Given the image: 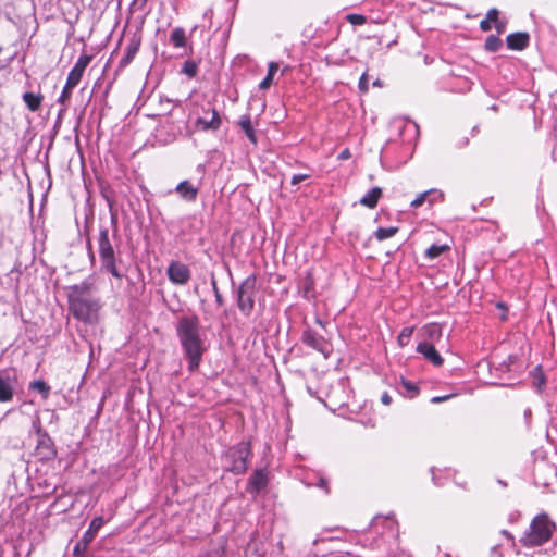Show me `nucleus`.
Wrapping results in <instances>:
<instances>
[{
    "label": "nucleus",
    "mask_w": 557,
    "mask_h": 557,
    "mask_svg": "<svg viewBox=\"0 0 557 557\" xmlns=\"http://www.w3.org/2000/svg\"><path fill=\"white\" fill-rule=\"evenodd\" d=\"M176 335L184 356L188 360V370L197 371L207 349L199 318L196 314L180 317L176 323Z\"/></svg>",
    "instance_id": "nucleus-1"
},
{
    "label": "nucleus",
    "mask_w": 557,
    "mask_h": 557,
    "mask_svg": "<svg viewBox=\"0 0 557 557\" xmlns=\"http://www.w3.org/2000/svg\"><path fill=\"white\" fill-rule=\"evenodd\" d=\"M557 475V468L546 461H539L534 466L533 478L534 484L544 488H548L552 481Z\"/></svg>",
    "instance_id": "nucleus-8"
},
{
    "label": "nucleus",
    "mask_w": 557,
    "mask_h": 557,
    "mask_svg": "<svg viewBox=\"0 0 557 557\" xmlns=\"http://www.w3.org/2000/svg\"><path fill=\"white\" fill-rule=\"evenodd\" d=\"M101 302L98 297L76 298L69 301L73 317L86 324H95L99 318Z\"/></svg>",
    "instance_id": "nucleus-4"
},
{
    "label": "nucleus",
    "mask_w": 557,
    "mask_h": 557,
    "mask_svg": "<svg viewBox=\"0 0 557 557\" xmlns=\"http://www.w3.org/2000/svg\"><path fill=\"white\" fill-rule=\"evenodd\" d=\"M311 286H312V282H311V280H308L306 285H305V293L306 294L310 290Z\"/></svg>",
    "instance_id": "nucleus-47"
},
{
    "label": "nucleus",
    "mask_w": 557,
    "mask_h": 557,
    "mask_svg": "<svg viewBox=\"0 0 557 557\" xmlns=\"http://www.w3.org/2000/svg\"><path fill=\"white\" fill-rule=\"evenodd\" d=\"M74 87H69L67 86V83H65V86L63 87V90L58 99V102L65 106L66 102L70 100L71 98V95H72V89Z\"/></svg>",
    "instance_id": "nucleus-33"
},
{
    "label": "nucleus",
    "mask_w": 557,
    "mask_h": 557,
    "mask_svg": "<svg viewBox=\"0 0 557 557\" xmlns=\"http://www.w3.org/2000/svg\"><path fill=\"white\" fill-rule=\"evenodd\" d=\"M498 10L493 8L491 10L487 11V14H486V18L492 23H497L498 22Z\"/></svg>",
    "instance_id": "nucleus-38"
},
{
    "label": "nucleus",
    "mask_w": 557,
    "mask_h": 557,
    "mask_svg": "<svg viewBox=\"0 0 557 557\" xmlns=\"http://www.w3.org/2000/svg\"><path fill=\"white\" fill-rule=\"evenodd\" d=\"M450 397H451V395H446V396H441V397H440V396H436V397H433V398H432V403H435V404H436V403H441V401H443V400H447V399H449Z\"/></svg>",
    "instance_id": "nucleus-46"
},
{
    "label": "nucleus",
    "mask_w": 557,
    "mask_h": 557,
    "mask_svg": "<svg viewBox=\"0 0 557 557\" xmlns=\"http://www.w3.org/2000/svg\"><path fill=\"white\" fill-rule=\"evenodd\" d=\"M273 83V76L267 74V76L259 84L260 89H268Z\"/></svg>",
    "instance_id": "nucleus-39"
},
{
    "label": "nucleus",
    "mask_w": 557,
    "mask_h": 557,
    "mask_svg": "<svg viewBox=\"0 0 557 557\" xmlns=\"http://www.w3.org/2000/svg\"><path fill=\"white\" fill-rule=\"evenodd\" d=\"M412 333L413 327H404L397 337L398 345L401 347L408 345Z\"/></svg>",
    "instance_id": "nucleus-30"
},
{
    "label": "nucleus",
    "mask_w": 557,
    "mask_h": 557,
    "mask_svg": "<svg viewBox=\"0 0 557 557\" xmlns=\"http://www.w3.org/2000/svg\"><path fill=\"white\" fill-rule=\"evenodd\" d=\"M175 191L182 199L191 202L197 199L199 188L193 185L189 181L185 180L176 185Z\"/></svg>",
    "instance_id": "nucleus-18"
},
{
    "label": "nucleus",
    "mask_w": 557,
    "mask_h": 557,
    "mask_svg": "<svg viewBox=\"0 0 557 557\" xmlns=\"http://www.w3.org/2000/svg\"><path fill=\"white\" fill-rule=\"evenodd\" d=\"M358 87L360 89L361 92H367L369 90V85H368V75L367 73H363L359 79V83H358Z\"/></svg>",
    "instance_id": "nucleus-37"
},
{
    "label": "nucleus",
    "mask_w": 557,
    "mask_h": 557,
    "mask_svg": "<svg viewBox=\"0 0 557 557\" xmlns=\"http://www.w3.org/2000/svg\"><path fill=\"white\" fill-rule=\"evenodd\" d=\"M498 307L503 308V309H506L505 306L503 304H498Z\"/></svg>",
    "instance_id": "nucleus-52"
},
{
    "label": "nucleus",
    "mask_w": 557,
    "mask_h": 557,
    "mask_svg": "<svg viewBox=\"0 0 557 557\" xmlns=\"http://www.w3.org/2000/svg\"><path fill=\"white\" fill-rule=\"evenodd\" d=\"M211 286L214 294L215 302L218 306H223L224 299L219 290L218 283L214 277L211 278Z\"/></svg>",
    "instance_id": "nucleus-35"
},
{
    "label": "nucleus",
    "mask_w": 557,
    "mask_h": 557,
    "mask_svg": "<svg viewBox=\"0 0 557 557\" xmlns=\"http://www.w3.org/2000/svg\"><path fill=\"white\" fill-rule=\"evenodd\" d=\"M198 65L196 62L187 60L184 62L182 67V73L186 74L188 77H194L197 74Z\"/></svg>",
    "instance_id": "nucleus-32"
},
{
    "label": "nucleus",
    "mask_w": 557,
    "mask_h": 557,
    "mask_svg": "<svg viewBox=\"0 0 557 557\" xmlns=\"http://www.w3.org/2000/svg\"><path fill=\"white\" fill-rule=\"evenodd\" d=\"M301 338L307 346L321 352L325 358L332 352L331 344L311 329L305 330Z\"/></svg>",
    "instance_id": "nucleus-10"
},
{
    "label": "nucleus",
    "mask_w": 557,
    "mask_h": 557,
    "mask_svg": "<svg viewBox=\"0 0 557 557\" xmlns=\"http://www.w3.org/2000/svg\"><path fill=\"white\" fill-rule=\"evenodd\" d=\"M92 57L89 54H82L76 61L73 69L70 71L66 83L69 87H76L81 82L86 67L89 65Z\"/></svg>",
    "instance_id": "nucleus-12"
},
{
    "label": "nucleus",
    "mask_w": 557,
    "mask_h": 557,
    "mask_svg": "<svg viewBox=\"0 0 557 557\" xmlns=\"http://www.w3.org/2000/svg\"><path fill=\"white\" fill-rule=\"evenodd\" d=\"M44 96L41 94H34L26 91L23 94V101L27 109L32 112H36L41 107Z\"/></svg>",
    "instance_id": "nucleus-23"
},
{
    "label": "nucleus",
    "mask_w": 557,
    "mask_h": 557,
    "mask_svg": "<svg viewBox=\"0 0 557 557\" xmlns=\"http://www.w3.org/2000/svg\"><path fill=\"white\" fill-rule=\"evenodd\" d=\"M530 36L528 33H513L507 36V46L511 50H523L528 47Z\"/></svg>",
    "instance_id": "nucleus-20"
},
{
    "label": "nucleus",
    "mask_w": 557,
    "mask_h": 557,
    "mask_svg": "<svg viewBox=\"0 0 557 557\" xmlns=\"http://www.w3.org/2000/svg\"><path fill=\"white\" fill-rule=\"evenodd\" d=\"M166 273L169 280L176 285H185L191 275L188 267L178 261L171 262Z\"/></svg>",
    "instance_id": "nucleus-11"
},
{
    "label": "nucleus",
    "mask_w": 557,
    "mask_h": 557,
    "mask_svg": "<svg viewBox=\"0 0 557 557\" xmlns=\"http://www.w3.org/2000/svg\"><path fill=\"white\" fill-rule=\"evenodd\" d=\"M237 125L245 133V135L247 136L249 141L252 143L253 145H257L258 139H257V136H256V131H255V127L252 125V121H251L250 114L242 115L239 117L238 122H237Z\"/></svg>",
    "instance_id": "nucleus-22"
},
{
    "label": "nucleus",
    "mask_w": 557,
    "mask_h": 557,
    "mask_svg": "<svg viewBox=\"0 0 557 557\" xmlns=\"http://www.w3.org/2000/svg\"><path fill=\"white\" fill-rule=\"evenodd\" d=\"M442 327L436 323L426 324L421 330V336L423 337L422 342H428L432 345L438 342L442 338Z\"/></svg>",
    "instance_id": "nucleus-21"
},
{
    "label": "nucleus",
    "mask_w": 557,
    "mask_h": 557,
    "mask_svg": "<svg viewBox=\"0 0 557 557\" xmlns=\"http://www.w3.org/2000/svg\"><path fill=\"white\" fill-rule=\"evenodd\" d=\"M373 86H377V87H380V86H381V82H380V79L374 81V82H373Z\"/></svg>",
    "instance_id": "nucleus-51"
},
{
    "label": "nucleus",
    "mask_w": 557,
    "mask_h": 557,
    "mask_svg": "<svg viewBox=\"0 0 557 557\" xmlns=\"http://www.w3.org/2000/svg\"><path fill=\"white\" fill-rule=\"evenodd\" d=\"M14 397L13 380L4 371L0 372V403H9Z\"/></svg>",
    "instance_id": "nucleus-17"
},
{
    "label": "nucleus",
    "mask_w": 557,
    "mask_h": 557,
    "mask_svg": "<svg viewBox=\"0 0 557 557\" xmlns=\"http://www.w3.org/2000/svg\"><path fill=\"white\" fill-rule=\"evenodd\" d=\"M417 351L436 367L442 366L444 362L443 358L431 343L420 342L417 346Z\"/></svg>",
    "instance_id": "nucleus-16"
},
{
    "label": "nucleus",
    "mask_w": 557,
    "mask_h": 557,
    "mask_svg": "<svg viewBox=\"0 0 557 557\" xmlns=\"http://www.w3.org/2000/svg\"><path fill=\"white\" fill-rule=\"evenodd\" d=\"M141 33L140 32H134L132 35H129L127 45L125 48V54L120 61V67L127 66L136 57L137 52L139 51L140 45H141Z\"/></svg>",
    "instance_id": "nucleus-13"
},
{
    "label": "nucleus",
    "mask_w": 557,
    "mask_h": 557,
    "mask_svg": "<svg viewBox=\"0 0 557 557\" xmlns=\"http://www.w3.org/2000/svg\"><path fill=\"white\" fill-rule=\"evenodd\" d=\"M310 176H311L310 174H295V175H293L290 183L293 185H297L300 182L309 178Z\"/></svg>",
    "instance_id": "nucleus-40"
},
{
    "label": "nucleus",
    "mask_w": 557,
    "mask_h": 557,
    "mask_svg": "<svg viewBox=\"0 0 557 557\" xmlns=\"http://www.w3.org/2000/svg\"><path fill=\"white\" fill-rule=\"evenodd\" d=\"M397 232H398V228L395 226L379 227L375 232V237L377 240H385L387 238L393 237Z\"/></svg>",
    "instance_id": "nucleus-28"
},
{
    "label": "nucleus",
    "mask_w": 557,
    "mask_h": 557,
    "mask_svg": "<svg viewBox=\"0 0 557 557\" xmlns=\"http://www.w3.org/2000/svg\"><path fill=\"white\" fill-rule=\"evenodd\" d=\"M403 385L408 392L417 393L418 391V388L410 382H403Z\"/></svg>",
    "instance_id": "nucleus-43"
},
{
    "label": "nucleus",
    "mask_w": 557,
    "mask_h": 557,
    "mask_svg": "<svg viewBox=\"0 0 557 557\" xmlns=\"http://www.w3.org/2000/svg\"><path fill=\"white\" fill-rule=\"evenodd\" d=\"M555 524L546 515L536 516L531 522L529 532L521 539L524 546H539L547 542L553 534Z\"/></svg>",
    "instance_id": "nucleus-3"
},
{
    "label": "nucleus",
    "mask_w": 557,
    "mask_h": 557,
    "mask_svg": "<svg viewBox=\"0 0 557 557\" xmlns=\"http://www.w3.org/2000/svg\"><path fill=\"white\" fill-rule=\"evenodd\" d=\"M350 158V151L349 149H344L339 154H338V159L339 160H346V159H349Z\"/></svg>",
    "instance_id": "nucleus-45"
},
{
    "label": "nucleus",
    "mask_w": 557,
    "mask_h": 557,
    "mask_svg": "<svg viewBox=\"0 0 557 557\" xmlns=\"http://www.w3.org/2000/svg\"><path fill=\"white\" fill-rule=\"evenodd\" d=\"M257 293L258 285L256 275H249L238 286L237 307L245 317H249L252 313Z\"/></svg>",
    "instance_id": "nucleus-6"
},
{
    "label": "nucleus",
    "mask_w": 557,
    "mask_h": 557,
    "mask_svg": "<svg viewBox=\"0 0 557 557\" xmlns=\"http://www.w3.org/2000/svg\"><path fill=\"white\" fill-rule=\"evenodd\" d=\"M381 196L382 189L380 187H373L360 199V203L367 208L373 209L376 207Z\"/></svg>",
    "instance_id": "nucleus-24"
},
{
    "label": "nucleus",
    "mask_w": 557,
    "mask_h": 557,
    "mask_svg": "<svg viewBox=\"0 0 557 557\" xmlns=\"http://www.w3.org/2000/svg\"><path fill=\"white\" fill-rule=\"evenodd\" d=\"M29 388L41 394L44 399H48L50 395V386L42 380L33 381Z\"/></svg>",
    "instance_id": "nucleus-27"
},
{
    "label": "nucleus",
    "mask_w": 557,
    "mask_h": 557,
    "mask_svg": "<svg viewBox=\"0 0 557 557\" xmlns=\"http://www.w3.org/2000/svg\"><path fill=\"white\" fill-rule=\"evenodd\" d=\"M317 322L322 325V321L320 319H317Z\"/></svg>",
    "instance_id": "nucleus-53"
},
{
    "label": "nucleus",
    "mask_w": 557,
    "mask_h": 557,
    "mask_svg": "<svg viewBox=\"0 0 557 557\" xmlns=\"http://www.w3.org/2000/svg\"><path fill=\"white\" fill-rule=\"evenodd\" d=\"M170 41L176 48H183L186 46V35L185 30L182 27H176L172 30L170 35Z\"/></svg>",
    "instance_id": "nucleus-25"
},
{
    "label": "nucleus",
    "mask_w": 557,
    "mask_h": 557,
    "mask_svg": "<svg viewBox=\"0 0 557 557\" xmlns=\"http://www.w3.org/2000/svg\"><path fill=\"white\" fill-rule=\"evenodd\" d=\"M495 27L497 28L498 33H500L504 29V24L500 22H497V23H495Z\"/></svg>",
    "instance_id": "nucleus-49"
},
{
    "label": "nucleus",
    "mask_w": 557,
    "mask_h": 557,
    "mask_svg": "<svg viewBox=\"0 0 557 557\" xmlns=\"http://www.w3.org/2000/svg\"><path fill=\"white\" fill-rule=\"evenodd\" d=\"M347 21L352 25H363L367 22L364 15L361 14H349Z\"/></svg>",
    "instance_id": "nucleus-36"
},
{
    "label": "nucleus",
    "mask_w": 557,
    "mask_h": 557,
    "mask_svg": "<svg viewBox=\"0 0 557 557\" xmlns=\"http://www.w3.org/2000/svg\"><path fill=\"white\" fill-rule=\"evenodd\" d=\"M251 455L250 444L240 442L228 448L224 455V463L227 471L243 474L248 469V459Z\"/></svg>",
    "instance_id": "nucleus-5"
},
{
    "label": "nucleus",
    "mask_w": 557,
    "mask_h": 557,
    "mask_svg": "<svg viewBox=\"0 0 557 557\" xmlns=\"http://www.w3.org/2000/svg\"><path fill=\"white\" fill-rule=\"evenodd\" d=\"M211 117L208 120L206 117H198L195 121V127L202 132H216L222 124L221 116L215 108L210 109Z\"/></svg>",
    "instance_id": "nucleus-15"
},
{
    "label": "nucleus",
    "mask_w": 557,
    "mask_h": 557,
    "mask_svg": "<svg viewBox=\"0 0 557 557\" xmlns=\"http://www.w3.org/2000/svg\"><path fill=\"white\" fill-rule=\"evenodd\" d=\"M480 28L483 32H488L492 28L491 22L487 18H484L480 22Z\"/></svg>",
    "instance_id": "nucleus-41"
},
{
    "label": "nucleus",
    "mask_w": 557,
    "mask_h": 557,
    "mask_svg": "<svg viewBox=\"0 0 557 557\" xmlns=\"http://www.w3.org/2000/svg\"><path fill=\"white\" fill-rule=\"evenodd\" d=\"M503 42L500 38L495 35H490L485 40V49L490 52H496L500 49Z\"/></svg>",
    "instance_id": "nucleus-29"
},
{
    "label": "nucleus",
    "mask_w": 557,
    "mask_h": 557,
    "mask_svg": "<svg viewBox=\"0 0 557 557\" xmlns=\"http://www.w3.org/2000/svg\"><path fill=\"white\" fill-rule=\"evenodd\" d=\"M268 484V475L264 470H256L249 478L248 490L250 493H259Z\"/></svg>",
    "instance_id": "nucleus-19"
},
{
    "label": "nucleus",
    "mask_w": 557,
    "mask_h": 557,
    "mask_svg": "<svg viewBox=\"0 0 557 557\" xmlns=\"http://www.w3.org/2000/svg\"><path fill=\"white\" fill-rule=\"evenodd\" d=\"M103 524H104V520L101 516L95 517L91 520L88 530L83 534L82 539L74 546V549H73L74 557H86V553H87L89 544L94 541L97 532L100 530V528Z\"/></svg>",
    "instance_id": "nucleus-7"
},
{
    "label": "nucleus",
    "mask_w": 557,
    "mask_h": 557,
    "mask_svg": "<svg viewBox=\"0 0 557 557\" xmlns=\"http://www.w3.org/2000/svg\"><path fill=\"white\" fill-rule=\"evenodd\" d=\"M95 280L92 277H88L79 284H75L69 287L67 298L70 300H74L76 298H89L92 297L91 293L96 290Z\"/></svg>",
    "instance_id": "nucleus-14"
},
{
    "label": "nucleus",
    "mask_w": 557,
    "mask_h": 557,
    "mask_svg": "<svg viewBox=\"0 0 557 557\" xmlns=\"http://www.w3.org/2000/svg\"><path fill=\"white\" fill-rule=\"evenodd\" d=\"M436 191L433 190V189H430V190H426L424 193H421L419 196H417V198H414L412 201H411V207L412 208H418V207H421L430 196L432 195H435Z\"/></svg>",
    "instance_id": "nucleus-31"
},
{
    "label": "nucleus",
    "mask_w": 557,
    "mask_h": 557,
    "mask_svg": "<svg viewBox=\"0 0 557 557\" xmlns=\"http://www.w3.org/2000/svg\"><path fill=\"white\" fill-rule=\"evenodd\" d=\"M319 486L325 487L326 486V481L324 479H321L320 483H319Z\"/></svg>",
    "instance_id": "nucleus-50"
},
{
    "label": "nucleus",
    "mask_w": 557,
    "mask_h": 557,
    "mask_svg": "<svg viewBox=\"0 0 557 557\" xmlns=\"http://www.w3.org/2000/svg\"><path fill=\"white\" fill-rule=\"evenodd\" d=\"M38 440L35 449V455L41 461L52 460L57 456V449L51 437L47 432L42 431L39 426L37 429Z\"/></svg>",
    "instance_id": "nucleus-9"
},
{
    "label": "nucleus",
    "mask_w": 557,
    "mask_h": 557,
    "mask_svg": "<svg viewBox=\"0 0 557 557\" xmlns=\"http://www.w3.org/2000/svg\"><path fill=\"white\" fill-rule=\"evenodd\" d=\"M98 252L101 261V269L121 280L123 277V273L117 267L120 260L117 259L113 245L111 244L109 230L107 227H102L99 232Z\"/></svg>",
    "instance_id": "nucleus-2"
},
{
    "label": "nucleus",
    "mask_w": 557,
    "mask_h": 557,
    "mask_svg": "<svg viewBox=\"0 0 557 557\" xmlns=\"http://www.w3.org/2000/svg\"><path fill=\"white\" fill-rule=\"evenodd\" d=\"M502 534L511 541L513 540V536L507 530H503Z\"/></svg>",
    "instance_id": "nucleus-48"
},
{
    "label": "nucleus",
    "mask_w": 557,
    "mask_h": 557,
    "mask_svg": "<svg viewBox=\"0 0 557 557\" xmlns=\"http://www.w3.org/2000/svg\"><path fill=\"white\" fill-rule=\"evenodd\" d=\"M555 479L557 480V475L555 476Z\"/></svg>",
    "instance_id": "nucleus-54"
},
{
    "label": "nucleus",
    "mask_w": 557,
    "mask_h": 557,
    "mask_svg": "<svg viewBox=\"0 0 557 557\" xmlns=\"http://www.w3.org/2000/svg\"><path fill=\"white\" fill-rule=\"evenodd\" d=\"M450 248L448 245H437V244H434L432 246H430L426 250H425V253L424 256L430 259V260H433L437 257H440L442 253H444L445 251H448Z\"/></svg>",
    "instance_id": "nucleus-26"
},
{
    "label": "nucleus",
    "mask_w": 557,
    "mask_h": 557,
    "mask_svg": "<svg viewBox=\"0 0 557 557\" xmlns=\"http://www.w3.org/2000/svg\"><path fill=\"white\" fill-rule=\"evenodd\" d=\"M534 384L537 386L539 391H541L545 384V377L540 367L534 370Z\"/></svg>",
    "instance_id": "nucleus-34"
},
{
    "label": "nucleus",
    "mask_w": 557,
    "mask_h": 557,
    "mask_svg": "<svg viewBox=\"0 0 557 557\" xmlns=\"http://www.w3.org/2000/svg\"><path fill=\"white\" fill-rule=\"evenodd\" d=\"M277 70H278V64L276 62L269 63L268 74L270 76H274V74L277 72Z\"/></svg>",
    "instance_id": "nucleus-42"
},
{
    "label": "nucleus",
    "mask_w": 557,
    "mask_h": 557,
    "mask_svg": "<svg viewBox=\"0 0 557 557\" xmlns=\"http://www.w3.org/2000/svg\"><path fill=\"white\" fill-rule=\"evenodd\" d=\"M381 401H382L384 405H386V406L391 405V403H392V397H391V395H389L388 393H384V394L381 396Z\"/></svg>",
    "instance_id": "nucleus-44"
}]
</instances>
